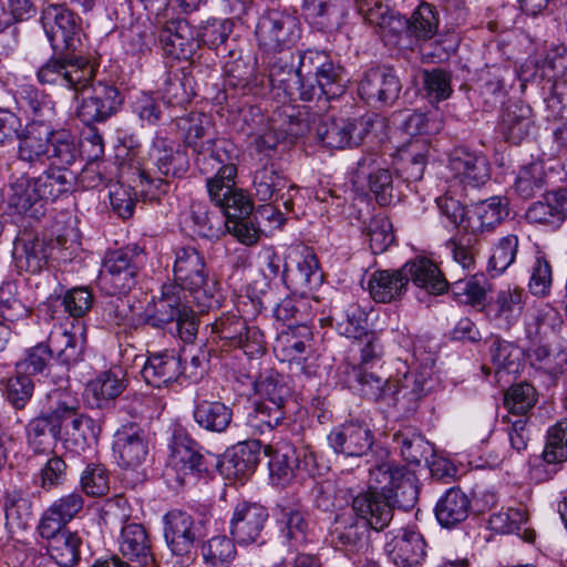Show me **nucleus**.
Instances as JSON below:
<instances>
[{"mask_svg":"<svg viewBox=\"0 0 567 567\" xmlns=\"http://www.w3.org/2000/svg\"><path fill=\"white\" fill-rule=\"evenodd\" d=\"M183 143L190 150L198 171L207 175V190L210 200H219L235 189L237 167L231 162L234 145L217 136L212 117L205 113H190L178 121Z\"/></svg>","mask_w":567,"mask_h":567,"instance_id":"obj_1","label":"nucleus"},{"mask_svg":"<svg viewBox=\"0 0 567 567\" xmlns=\"http://www.w3.org/2000/svg\"><path fill=\"white\" fill-rule=\"evenodd\" d=\"M260 400L254 403L247 422L260 434L271 432L286 417V404L291 399L292 389L286 375L267 369L254 382Z\"/></svg>","mask_w":567,"mask_h":567,"instance_id":"obj_2","label":"nucleus"},{"mask_svg":"<svg viewBox=\"0 0 567 567\" xmlns=\"http://www.w3.org/2000/svg\"><path fill=\"white\" fill-rule=\"evenodd\" d=\"M301 70L305 72L302 101L324 97L327 101L341 96L349 82L346 70L322 51L301 52Z\"/></svg>","mask_w":567,"mask_h":567,"instance_id":"obj_3","label":"nucleus"},{"mask_svg":"<svg viewBox=\"0 0 567 567\" xmlns=\"http://www.w3.org/2000/svg\"><path fill=\"white\" fill-rule=\"evenodd\" d=\"M174 281L179 291L187 290L193 296L198 311H207L214 302L215 282L209 280L204 255L192 246L175 250L173 267Z\"/></svg>","mask_w":567,"mask_h":567,"instance_id":"obj_4","label":"nucleus"},{"mask_svg":"<svg viewBox=\"0 0 567 567\" xmlns=\"http://www.w3.org/2000/svg\"><path fill=\"white\" fill-rule=\"evenodd\" d=\"M64 392L56 388L47 395L50 403L48 411H43L38 417V435L45 431V427L53 437L60 434L62 427L66 433L81 439L84 442L96 441L101 434V426L92 417L79 413L74 406H69L62 396Z\"/></svg>","mask_w":567,"mask_h":567,"instance_id":"obj_5","label":"nucleus"},{"mask_svg":"<svg viewBox=\"0 0 567 567\" xmlns=\"http://www.w3.org/2000/svg\"><path fill=\"white\" fill-rule=\"evenodd\" d=\"M145 261L144 248L137 244L109 251L99 278L101 286L112 296L127 293L137 284Z\"/></svg>","mask_w":567,"mask_h":567,"instance_id":"obj_6","label":"nucleus"},{"mask_svg":"<svg viewBox=\"0 0 567 567\" xmlns=\"http://www.w3.org/2000/svg\"><path fill=\"white\" fill-rule=\"evenodd\" d=\"M153 156L156 171L163 177H152L150 173L142 171L138 178L142 185L141 194L146 200H156L162 194H166L169 181L183 177L188 168V156L181 150H174L167 145L165 138L156 137L153 143Z\"/></svg>","mask_w":567,"mask_h":567,"instance_id":"obj_7","label":"nucleus"},{"mask_svg":"<svg viewBox=\"0 0 567 567\" xmlns=\"http://www.w3.org/2000/svg\"><path fill=\"white\" fill-rule=\"evenodd\" d=\"M54 114L52 106L38 105V162L50 161V166L65 168L71 165L78 155L75 138L64 128H53L50 116Z\"/></svg>","mask_w":567,"mask_h":567,"instance_id":"obj_8","label":"nucleus"},{"mask_svg":"<svg viewBox=\"0 0 567 567\" xmlns=\"http://www.w3.org/2000/svg\"><path fill=\"white\" fill-rule=\"evenodd\" d=\"M216 202L221 205L226 214L224 230L234 235L244 245H255L259 239L260 230L250 199L241 192L233 189L226 196L219 195V200Z\"/></svg>","mask_w":567,"mask_h":567,"instance_id":"obj_9","label":"nucleus"},{"mask_svg":"<svg viewBox=\"0 0 567 567\" xmlns=\"http://www.w3.org/2000/svg\"><path fill=\"white\" fill-rule=\"evenodd\" d=\"M432 382L430 368L408 371L401 379L391 381L388 394H385V405L409 416L419 409L420 402L432 386Z\"/></svg>","mask_w":567,"mask_h":567,"instance_id":"obj_10","label":"nucleus"},{"mask_svg":"<svg viewBox=\"0 0 567 567\" xmlns=\"http://www.w3.org/2000/svg\"><path fill=\"white\" fill-rule=\"evenodd\" d=\"M84 340L66 331L58 329L51 331L47 342L38 343V373L55 381L52 374L58 362L63 364L75 363L81 359Z\"/></svg>","mask_w":567,"mask_h":567,"instance_id":"obj_11","label":"nucleus"},{"mask_svg":"<svg viewBox=\"0 0 567 567\" xmlns=\"http://www.w3.org/2000/svg\"><path fill=\"white\" fill-rule=\"evenodd\" d=\"M157 18V39L165 55L175 60H189L199 49V34L186 19Z\"/></svg>","mask_w":567,"mask_h":567,"instance_id":"obj_12","label":"nucleus"},{"mask_svg":"<svg viewBox=\"0 0 567 567\" xmlns=\"http://www.w3.org/2000/svg\"><path fill=\"white\" fill-rule=\"evenodd\" d=\"M255 196L260 202H281L287 212L293 209V196L299 188L289 184L279 164L266 159L260 163L252 176Z\"/></svg>","mask_w":567,"mask_h":567,"instance_id":"obj_13","label":"nucleus"},{"mask_svg":"<svg viewBox=\"0 0 567 567\" xmlns=\"http://www.w3.org/2000/svg\"><path fill=\"white\" fill-rule=\"evenodd\" d=\"M41 25L45 40L54 53L63 54L74 50L75 37L81 27L79 17L62 6H48L42 9Z\"/></svg>","mask_w":567,"mask_h":567,"instance_id":"obj_14","label":"nucleus"},{"mask_svg":"<svg viewBox=\"0 0 567 567\" xmlns=\"http://www.w3.org/2000/svg\"><path fill=\"white\" fill-rule=\"evenodd\" d=\"M122 102L123 97L114 84L99 81L84 90L76 114L83 124L90 126L114 115Z\"/></svg>","mask_w":567,"mask_h":567,"instance_id":"obj_15","label":"nucleus"},{"mask_svg":"<svg viewBox=\"0 0 567 567\" xmlns=\"http://www.w3.org/2000/svg\"><path fill=\"white\" fill-rule=\"evenodd\" d=\"M255 33L259 47L266 51H280L299 39L300 29L293 16L270 10L259 17Z\"/></svg>","mask_w":567,"mask_h":567,"instance_id":"obj_16","label":"nucleus"},{"mask_svg":"<svg viewBox=\"0 0 567 567\" xmlns=\"http://www.w3.org/2000/svg\"><path fill=\"white\" fill-rule=\"evenodd\" d=\"M368 183L370 192L381 206H386L393 198V177L386 161L378 153L364 154L358 162L352 183L362 186Z\"/></svg>","mask_w":567,"mask_h":567,"instance_id":"obj_17","label":"nucleus"},{"mask_svg":"<svg viewBox=\"0 0 567 567\" xmlns=\"http://www.w3.org/2000/svg\"><path fill=\"white\" fill-rule=\"evenodd\" d=\"M204 536V522L188 513L174 509L164 516V537L174 555L188 556Z\"/></svg>","mask_w":567,"mask_h":567,"instance_id":"obj_18","label":"nucleus"},{"mask_svg":"<svg viewBox=\"0 0 567 567\" xmlns=\"http://www.w3.org/2000/svg\"><path fill=\"white\" fill-rule=\"evenodd\" d=\"M213 332L229 347L240 348L249 357L265 351L264 334L257 327H249L246 320L236 315H225L213 323Z\"/></svg>","mask_w":567,"mask_h":567,"instance_id":"obj_19","label":"nucleus"},{"mask_svg":"<svg viewBox=\"0 0 567 567\" xmlns=\"http://www.w3.org/2000/svg\"><path fill=\"white\" fill-rule=\"evenodd\" d=\"M402 90V83L391 66H377L367 70L358 84V94L368 104L391 105Z\"/></svg>","mask_w":567,"mask_h":567,"instance_id":"obj_20","label":"nucleus"},{"mask_svg":"<svg viewBox=\"0 0 567 567\" xmlns=\"http://www.w3.org/2000/svg\"><path fill=\"white\" fill-rule=\"evenodd\" d=\"M368 124L362 120L322 117L318 122L313 121V130L323 146L340 150L358 145L368 132Z\"/></svg>","mask_w":567,"mask_h":567,"instance_id":"obj_21","label":"nucleus"},{"mask_svg":"<svg viewBox=\"0 0 567 567\" xmlns=\"http://www.w3.org/2000/svg\"><path fill=\"white\" fill-rule=\"evenodd\" d=\"M385 537L384 550L396 566L414 567L424 560L426 545L419 532L411 528H399L386 533Z\"/></svg>","mask_w":567,"mask_h":567,"instance_id":"obj_22","label":"nucleus"},{"mask_svg":"<svg viewBox=\"0 0 567 567\" xmlns=\"http://www.w3.org/2000/svg\"><path fill=\"white\" fill-rule=\"evenodd\" d=\"M113 452L120 466L136 468L148 455L145 431L136 423L122 425L114 434Z\"/></svg>","mask_w":567,"mask_h":567,"instance_id":"obj_23","label":"nucleus"},{"mask_svg":"<svg viewBox=\"0 0 567 567\" xmlns=\"http://www.w3.org/2000/svg\"><path fill=\"white\" fill-rule=\"evenodd\" d=\"M328 442L336 453L362 457L372 450L374 435L368 424L357 421L334 427L328 435Z\"/></svg>","mask_w":567,"mask_h":567,"instance_id":"obj_24","label":"nucleus"},{"mask_svg":"<svg viewBox=\"0 0 567 567\" xmlns=\"http://www.w3.org/2000/svg\"><path fill=\"white\" fill-rule=\"evenodd\" d=\"M268 519L267 509L256 503L241 502L234 509L230 535L239 545H249L261 537Z\"/></svg>","mask_w":567,"mask_h":567,"instance_id":"obj_25","label":"nucleus"},{"mask_svg":"<svg viewBox=\"0 0 567 567\" xmlns=\"http://www.w3.org/2000/svg\"><path fill=\"white\" fill-rule=\"evenodd\" d=\"M301 70V52L298 54V66L291 52L276 56L270 62L268 82L272 89L282 90L291 100H301L305 75Z\"/></svg>","mask_w":567,"mask_h":567,"instance_id":"obj_26","label":"nucleus"},{"mask_svg":"<svg viewBox=\"0 0 567 567\" xmlns=\"http://www.w3.org/2000/svg\"><path fill=\"white\" fill-rule=\"evenodd\" d=\"M260 443L255 440L234 445L217 461L220 473L228 478L243 480L249 476L260 461Z\"/></svg>","mask_w":567,"mask_h":567,"instance_id":"obj_27","label":"nucleus"},{"mask_svg":"<svg viewBox=\"0 0 567 567\" xmlns=\"http://www.w3.org/2000/svg\"><path fill=\"white\" fill-rule=\"evenodd\" d=\"M449 167L460 183L471 187L484 185L489 178L486 157L463 147L451 153Z\"/></svg>","mask_w":567,"mask_h":567,"instance_id":"obj_28","label":"nucleus"},{"mask_svg":"<svg viewBox=\"0 0 567 567\" xmlns=\"http://www.w3.org/2000/svg\"><path fill=\"white\" fill-rule=\"evenodd\" d=\"M118 547L123 557L138 566L155 567L152 539L142 524L126 523L118 536Z\"/></svg>","mask_w":567,"mask_h":567,"instance_id":"obj_29","label":"nucleus"},{"mask_svg":"<svg viewBox=\"0 0 567 567\" xmlns=\"http://www.w3.org/2000/svg\"><path fill=\"white\" fill-rule=\"evenodd\" d=\"M509 202L503 196H492L471 206L463 227L473 234L491 231L509 214Z\"/></svg>","mask_w":567,"mask_h":567,"instance_id":"obj_30","label":"nucleus"},{"mask_svg":"<svg viewBox=\"0 0 567 567\" xmlns=\"http://www.w3.org/2000/svg\"><path fill=\"white\" fill-rule=\"evenodd\" d=\"M350 0H303L302 13L321 31L339 29L348 14Z\"/></svg>","mask_w":567,"mask_h":567,"instance_id":"obj_31","label":"nucleus"},{"mask_svg":"<svg viewBox=\"0 0 567 567\" xmlns=\"http://www.w3.org/2000/svg\"><path fill=\"white\" fill-rule=\"evenodd\" d=\"M169 464L184 475L209 472L207 458L197 450V443L185 434H174L169 443Z\"/></svg>","mask_w":567,"mask_h":567,"instance_id":"obj_32","label":"nucleus"},{"mask_svg":"<svg viewBox=\"0 0 567 567\" xmlns=\"http://www.w3.org/2000/svg\"><path fill=\"white\" fill-rule=\"evenodd\" d=\"M182 293L177 286L164 285L162 296L146 307L143 317L144 323L156 329H164L167 324L175 322L181 316L182 308L187 306L183 301Z\"/></svg>","mask_w":567,"mask_h":567,"instance_id":"obj_33","label":"nucleus"},{"mask_svg":"<svg viewBox=\"0 0 567 567\" xmlns=\"http://www.w3.org/2000/svg\"><path fill=\"white\" fill-rule=\"evenodd\" d=\"M83 539L78 532L65 530L58 533L45 542H38V554L44 559L42 550L54 565L73 567L81 558Z\"/></svg>","mask_w":567,"mask_h":567,"instance_id":"obj_34","label":"nucleus"},{"mask_svg":"<svg viewBox=\"0 0 567 567\" xmlns=\"http://www.w3.org/2000/svg\"><path fill=\"white\" fill-rule=\"evenodd\" d=\"M368 522L358 517L353 511H344L336 515L330 527L332 543L346 548H359L369 534Z\"/></svg>","mask_w":567,"mask_h":567,"instance_id":"obj_35","label":"nucleus"},{"mask_svg":"<svg viewBox=\"0 0 567 567\" xmlns=\"http://www.w3.org/2000/svg\"><path fill=\"white\" fill-rule=\"evenodd\" d=\"M182 374L181 358L168 351L151 354L142 369L145 382L154 388L177 381Z\"/></svg>","mask_w":567,"mask_h":567,"instance_id":"obj_36","label":"nucleus"},{"mask_svg":"<svg viewBox=\"0 0 567 567\" xmlns=\"http://www.w3.org/2000/svg\"><path fill=\"white\" fill-rule=\"evenodd\" d=\"M358 517L368 522V527L374 530H382L389 525L393 512L384 496L372 492H363L352 501V508Z\"/></svg>","mask_w":567,"mask_h":567,"instance_id":"obj_37","label":"nucleus"},{"mask_svg":"<svg viewBox=\"0 0 567 567\" xmlns=\"http://www.w3.org/2000/svg\"><path fill=\"white\" fill-rule=\"evenodd\" d=\"M501 130L507 142L519 145L534 130L533 111L529 105L514 102L504 111Z\"/></svg>","mask_w":567,"mask_h":567,"instance_id":"obj_38","label":"nucleus"},{"mask_svg":"<svg viewBox=\"0 0 567 567\" xmlns=\"http://www.w3.org/2000/svg\"><path fill=\"white\" fill-rule=\"evenodd\" d=\"M125 373L121 367L102 372L87 385L92 394L91 404L97 409L111 408L126 388Z\"/></svg>","mask_w":567,"mask_h":567,"instance_id":"obj_39","label":"nucleus"},{"mask_svg":"<svg viewBox=\"0 0 567 567\" xmlns=\"http://www.w3.org/2000/svg\"><path fill=\"white\" fill-rule=\"evenodd\" d=\"M470 497L458 487H452L437 501L435 517L440 525L452 528L464 522L471 512Z\"/></svg>","mask_w":567,"mask_h":567,"instance_id":"obj_40","label":"nucleus"},{"mask_svg":"<svg viewBox=\"0 0 567 567\" xmlns=\"http://www.w3.org/2000/svg\"><path fill=\"white\" fill-rule=\"evenodd\" d=\"M409 285L403 266L396 270H377L369 280V291L377 302H391L401 298Z\"/></svg>","mask_w":567,"mask_h":567,"instance_id":"obj_41","label":"nucleus"},{"mask_svg":"<svg viewBox=\"0 0 567 567\" xmlns=\"http://www.w3.org/2000/svg\"><path fill=\"white\" fill-rule=\"evenodd\" d=\"M281 537L290 550L299 553L309 540V524L306 515L298 508L281 507L278 516Z\"/></svg>","mask_w":567,"mask_h":567,"instance_id":"obj_42","label":"nucleus"},{"mask_svg":"<svg viewBox=\"0 0 567 567\" xmlns=\"http://www.w3.org/2000/svg\"><path fill=\"white\" fill-rule=\"evenodd\" d=\"M408 281L433 295L447 290L449 279L444 278L439 267L427 258H419L403 265Z\"/></svg>","mask_w":567,"mask_h":567,"instance_id":"obj_43","label":"nucleus"},{"mask_svg":"<svg viewBox=\"0 0 567 567\" xmlns=\"http://www.w3.org/2000/svg\"><path fill=\"white\" fill-rule=\"evenodd\" d=\"M32 349L28 350V358L21 360L16 367V377L8 381L7 399L17 409L23 408L33 394V380L35 361Z\"/></svg>","mask_w":567,"mask_h":567,"instance_id":"obj_44","label":"nucleus"},{"mask_svg":"<svg viewBox=\"0 0 567 567\" xmlns=\"http://www.w3.org/2000/svg\"><path fill=\"white\" fill-rule=\"evenodd\" d=\"M215 208L210 209L209 206L203 202H194L190 206V217L194 223V231L207 239H218L225 234L224 225L226 214L224 208L217 202Z\"/></svg>","mask_w":567,"mask_h":567,"instance_id":"obj_45","label":"nucleus"},{"mask_svg":"<svg viewBox=\"0 0 567 567\" xmlns=\"http://www.w3.org/2000/svg\"><path fill=\"white\" fill-rule=\"evenodd\" d=\"M193 416L203 430L223 433L231 423L233 410L220 401L197 400Z\"/></svg>","mask_w":567,"mask_h":567,"instance_id":"obj_46","label":"nucleus"},{"mask_svg":"<svg viewBox=\"0 0 567 567\" xmlns=\"http://www.w3.org/2000/svg\"><path fill=\"white\" fill-rule=\"evenodd\" d=\"M312 303L313 301L305 296L286 297L275 308V317L285 322L288 329L309 326L315 318Z\"/></svg>","mask_w":567,"mask_h":567,"instance_id":"obj_47","label":"nucleus"},{"mask_svg":"<svg viewBox=\"0 0 567 567\" xmlns=\"http://www.w3.org/2000/svg\"><path fill=\"white\" fill-rule=\"evenodd\" d=\"M429 146L424 140L411 142L400 150L396 172L405 182H417L423 177Z\"/></svg>","mask_w":567,"mask_h":567,"instance_id":"obj_48","label":"nucleus"},{"mask_svg":"<svg viewBox=\"0 0 567 567\" xmlns=\"http://www.w3.org/2000/svg\"><path fill=\"white\" fill-rule=\"evenodd\" d=\"M447 289L453 298L465 305H483L486 299V278L483 274L457 277L450 275Z\"/></svg>","mask_w":567,"mask_h":567,"instance_id":"obj_49","label":"nucleus"},{"mask_svg":"<svg viewBox=\"0 0 567 567\" xmlns=\"http://www.w3.org/2000/svg\"><path fill=\"white\" fill-rule=\"evenodd\" d=\"M322 275L319 271L318 260L313 254H307L305 258L298 262L296 269H289L285 265L282 270V279L288 287L302 290H312L320 285Z\"/></svg>","mask_w":567,"mask_h":567,"instance_id":"obj_50","label":"nucleus"},{"mask_svg":"<svg viewBox=\"0 0 567 567\" xmlns=\"http://www.w3.org/2000/svg\"><path fill=\"white\" fill-rule=\"evenodd\" d=\"M391 487L389 493L384 494V498L392 511L398 507L408 512L415 506L419 498V486L414 474L404 467L403 473H399L396 482Z\"/></svg>","mask_w":567,"mask_h":567,"instance_id":"obj_51","label":"nucleus"},{"mask_svg":"<svg viewBox=\"0 0 567 567\" xmlns=\"http://www.w3.org/2000/svg\"><path fill=\"white\" fill-rule=\"evenodd\" d=\"M348 374L357 382L358 391L362 396L385 404V394L392 381L390 378H384L363 367H352Z\"/></svg>","mask_w":567,"mask_h":567,"instance_id":"obj_52","label":"nucleus"},{"mask_svg":"<svg viewBox=\"0 0 567 567\" xmlns=\"http://www.w3.org/2000/svg\"><path fill=\"white\" fill-rule=\"evenodd\" d=\"M388 453L380 451V456L371 467H369V487L367 492L384 496L396 482L399 473H403L404 466L394 465L386 460Z\"/></svg>","mask_w":567,"mask_h":567,"instance_id":"obj_53","label":"nucleus"},{"mask_svg":"<svg viewBox=\"0 0 567 567\" xmlns=\"http://www.w3.org/2000/svg\"><path fill=\"white\" fill-rule=\"evenodd\" d=\"M393 441L400 449L402 457L410 464L419 465L422 460L427 461L433 449L423 435L412 429H405L393 435Z\"/></svg>","mask_w":567,"mask_h":567,"instance_id":"obj_54","label":"nucleus"},{"mask_svg":"<svg viewBox=\"0 0 567 567\" xmlns=\"http://www.w3.org/2000/svg\"><path fill=\"white\" fill-rule=\"evenodd\" d=\"M546 187V173L543 163L534 162L522 166L514 183L516 194L528 199L542 194Z\"/></svg>","mask_w":567,"mask_h":567,"instance_id":"obj_55","label":"nucleus"},{"mask_svg":"<svg viewBox=\"0 0 567 567\" xmlns=\"http://www.w3.org/2000/svg\"><path fill=\"white\" fill-rule=\"evenodd\" d=\"M312 332L309 326L288 329L280 333L276 350L281 351L285 360H299L311 346Z\"/></svg>","mask_w":567,"mask_h":567,"instance_id":"obj_56","label":"nucleus"},{"mask_svg":"<svg viewBox=\"0 0 567 567\" xmlns=\"http://www.w3.org/2000/svg\"><path fill=\"white\" fill-rule=\"evenodd\" d=\"M522 290H502L497 293L496 299L487 306V312L496 320H503L511 326L518 317L523 299Z\"/></svg>","mask_w":567,"mask_h":567,"instance_id":"obj_57","label":"nucleus"},{"mask_svg":"<svg viewBox=\"0 0 567 567\" xmlns=\"http://www.w3.org/2000/svg\"><path fill=\"white\" fill-rule=\"evenodd\" d=\"M11 195L8 200L9 208L13 214L32 216V207L35 203V179L21 175L11 185Z\"/></svg>","mask_w":567,"mask_h":567,"instance_id":"obj_58","label":"nucleus"},{"mask_svg":"<svg viewBox=\"0 0 567 567\" xmlns=\"http://www.w3.org/2000/svg\"><path fill=\"white\" fill-rule=\"evenodd\" d=\"M489 353L492 362L498 370H504L507 373L518 372L523 352L514 343L495 338L491 343Z\"/></svg>","mask_w":567,"mask_h":567,"instance_id":"obj_59","label":"nucleus"},{"mask_svg":"<svg viewBox=\"0 0 567 567\" xmlns=\"http://www.w3.org/2000/svg\"><path fill=\"white\" fill-rule=\"evenodd\" d=\"M300 468V455L295 450L277 453L269 462L270 478L279 486L288 485Z\"/></svg>","mask_w":567,"mask_h":567,"instance_id":"obj_60","label":"nucleus"},{"mask_svg":"<svg viewBox=\"0 0 567 567\" xmlns=\"http://www.w3.org/2000/svg\"><path fill=\"white\" fill-rule=\"evenodd\" d=\"M336 321L340 333L348 338H357L367 332V313L358 303H349L336 312Z\"/></svg>","mask_w":567,"mask_h":567,"instance_id":"obj_61","label":"nucleus"},{"mask_svg":"<svg viewBox=\"0 0 567 567\" xmlns=\"http://www.w3.org/2000/svg\"><path fill=\"white\" fill-rule=\"evenodd\" d=\"M528 289L536 297L549 293L553 284L551 266L542 251H537L530 265Z\"/></svg>","mask_w":567,"mask_h":567,"instance_id":"obj_62","label":"nucleus"},{"mask_svg":"<svg viewBox=\"0 0 567 567\" xmlns=\"http://www.w3.org/2000/svg\"><path fill=\"white\" fill-rule=\"evenodd\" d=\"M422 85L431 102L446 100L451 93V74L440 68L422 71Z\"/></svg>","mask_w":567,"mask_h":567,"instance_id":"obj_63","label":"nucleus"},{"mask_svg":"<svg viewBox=\"0 0 567 567\" xmlns=\"http://www.w3.org/2000/svg\"><path fill=\"white\" fill-rule=\"evenodd\" d=\"M543 457L547 463H560L567 460V420L557 422L548 430Z\"/></svg>","mask_w":567,"mask_h":567,"instance_id":"obj_64","label":"nucleus"}]
</instances>
